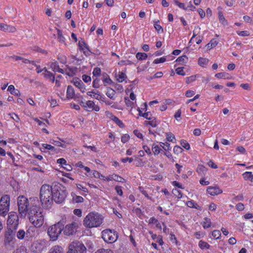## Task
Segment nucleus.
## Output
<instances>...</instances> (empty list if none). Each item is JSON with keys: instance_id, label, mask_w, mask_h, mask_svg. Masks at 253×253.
<instances>
[{"instance_id": "obj_1", "label": "nucleus", "mask_w": 253, "mask_h": 253, "mask_svg": "<svg viewBox=\"0 0 253 253\" xmlns=\"http://www.w3.org/2000/svg\"><path fill=\"white\" fill-rule=\"evenodd\" d=\"M28 216L30 223L36 227H41L44 223L43 210L39 206H33Z\"/></svg>"}, {"instance_id": "obj_2", "label": "nucleus", "mask_w": 253, "mask_h": 253, "mask_svg": "<svg viewBox=\"0 0 253 253\" xmlns=\"http://www.w3.org/2000/svg\"><path fill=\"white\" fill-rule=\"evenodd\" d=\"M53 188L48 184L42 186L40 189V199L43 207H49L53 204Z\"/></svg>"}, {"instance_id": "obj_3", "label": "nucleus", "mask_w": 253, "mask_h": 253, "mask_svg": "<svg viewBox=\"0 0 253 253\" xmlns=\"http://www.w3.org/2000/svg\"><path fill=\"white\" fill-rule=\"evenodd\" d=\"M103 217L97 212H91L89 213L84 218V225L89 228L97 227L102 223Z\"/></svg>"}, {"instance_id": "obj_4", "label": "nucleus", "mask_w": 253, "mask_h": 253, "mask_svg": "<svg viewBox=\"0 0 253 253\" xmlns=\"http://www.w3.org/2000/svg\"><path fill=\"white\" fill-rule=\"evenodd\" d=\"M65 221L63 219L57 223L49 227L47 230V233L51 240L56 241L62 231L64 229Z\"/></svg>"}, {"instance_id": "obj_5", "label": "nucleus", "mask_w": 253, "mask_h": 253, "mask_svg": "<svg viewBox=\"0 0 253 253\" xmlns=\"http://www.w3.org/2000/svg\"><path fill=\"white\" fill-rule=\"evenodd\" d=\"M30 199L24 196H19L17 198L18 212L21 217L25 218L26 216L27 205H29Z\"/></svg>"}, {"instance_id": "obj_6", "label": "nucleus", "mask_w": 253, "mask_h": 253, "mask_svg": "<svg viewBox=\"0 0 253 253\" xmlns=\"http://www.w3.org/2000/svg\"><path fill=\"white\" fill-rule=\"evenodd\" d=\"M67 196L66 190L64 187L54 186L53 188V200L57 203H62Z\"/></svg>"}, {"instance_id": "obj_7", "label": "nucleus", "mask_w": 253, "mask_h": 253, "mask_svg": "<svg viewBox=\"0 0 253 253\" xmlns=\"http://www.w3.org/2000/svg\"><path fill=\"white\" fill-rule=\"evenodd\" d=\"M10 196L8 195L2 196L0 199V215L5 216L9 210Z\"/></svg>"}, {"instance_id": "obj_8", "label": "nucleus", "mask_w": 253, "mask_h": 253, "mask_svg": "<svg viewBox=\"0 0 253 253\" xmlns=\"http://www.w3.org/2000/svg\"><path fill=\"white\" fill-rule=\"evenodd\" d=\"M117 233L114 230L109 229H105L102 232V238L105 242L113 243L118 239Z\"/></svg>"}, {"instance_id": "obj_9", "label": "nucleus", "mask_w": 253, "mask_h": 253, "mask_svg": "<svg viewBox=\"0 0 253 253\" xmlns=\"http://www.w3.org/2000/svg\"><path fill=\"white\" fill-rule=\"evenodd\" d=\"M86 247L84 244L78 241L73 242L69 246L67 253H84L86 252Z\"/></svg>"}, {"instance_id": "obj_10", "label": "nucleus", "mask_w": 253, "mask_h": 253, "mask_svg": "<svg viewBox=\"0 0 253 253\" xmlns=\"http://www.w3.org/2000/svg\"><path fill=\"white\" fill-rule=\"evenodd\" d=\"M8 227L16 230L19 224V217L17 213L14 211H11L8 213L7 220Z\"/></svg>"}, {"instance_id": "obj_11", "label": "nucleus", "mask_w": 253, "mask_h": 253, "mask_svg": "<svg viewBox=\"0 0 253 253\" xmlns=\"http://www.w3.org/2000/svg\"><path fill=\"white\" fill-rule=\"evenodd\" d=\"M78 227L79 225L77 222H73L66 225L63 230V233L67 236L73 235L76 232Z\"/></svg>"}, {"instance_id": "obj_12", "label": "nucleus", "mask_w": 253, "mask_h": 253, "mask_svg": "<svg viewBox=\"0 0 253 253\" xmlns=\"http://www.w3.org/2000/svg\"><path fill=\"white\" fill-rule=\"evenodd\" d=\"M15 230L13 228L8 227L4 236V243L6 246L10 245L15 235Z\"/></svg>"}, {"instance_id": "obj_13", "label": "nucleus", "mask_w": 253, "mask_h": 253, "mask_svg": "<svg viewBox=\"0 0 253 253\" xmlns=\"http://www.w3.org/2000/svg\"><path fill=\"white\" fill-rule=\"evenodd\" d=\"M0 30L4 32L15 33L17 31V29L12 25L0 23Z\"/></svg>"}, {"instance_id": "obj_14", "label": "nucleus", "mask_w": 253, "mask_h": 253, "mask_svg": "<svg viewBox=\"0 0 253 253\" xmlns=\"http://www.w3.org/2000/svg\"><path fill=\"white\" fill-rule=\"evenodd\" d=\"M43 249V245L38 242H34L31 246V250L33 252L40 253Z\"/></svg>"}, {"instance_id": "obj_15", "label": "nucleus", "mask_w": 253, "mask_h": 253, "mask_svg": "<svg viewBox=\"0 0 253 253\" xmlns=\"http://www.w3.org/2000/svg\"><path fill=\"white\" fill-rule=\"evenodd\" d=\"M48 64L53 72H57L62 74L64 73V70L59 68L58 63L56 61L53 60V61L49 63Z\"/></svg>"}, {"instance_id": "obj_16", "label": "nucleus", "mask_w": 253, "mask_h": 253, "mask_svg": "<svg viewBox=\"0 0 253 253\" xmlns=\"http://www.w3.org/2000/svg\"><path fill=\"white\" fill-rule=\"evenodd\" d=\"M208 193L211 195L214 196L222 193V190L218 187H209L207 190Z\"/></svg>"}, {"instance_id": "obj_17", "label": "nucleus", "mask_w": 253, "mask_h": 253, "mask_svg": "<svg viewBox=\"0 0 253 253\" xmlns=\"http://www.w3.org/2000/svg\"><path fill=\"white\" fill-rule=\"evenodd\" d=\"M74 84L78 87L82 92H85V86L82 82V81L79 79L73 80V81Z\"/></svg>"}, {"instance_id": "obj_18", "label": "nucleus", "mask_w": 253, "mask_h": 253, "mask_svg": "<svg viewBox=\"0 0 253 253\" xmlns=\"http://www.w3.org/2000/svg\"><path fill=\"white\" fill-rule=\"evenodd\" d=\"M57 163L61 164L67 171H70L72 169V166L70 165L67 164L66 161L63 158L58 159Z\"/></svg>"}, {"instance_id": "obj_19", "label": "nucleus", "mask_w": 253, "mask_h": 253, "mask_svg": "<svg viewBox=\"0 0 253 253\" xmlns=\"http://www.w3.org/2000/svg\"><path fill=\"white\" fill-rule=\"evenodd\" d=\"M36 203H38V200L36 198H30V202L29 203V205H27L26 215H29V213L33 206H38Z\"/></svg>"}, {"instance_id": "obj_20", "label": "nucleus", "mask_w": 253, "mask_h": 253, "mask_svg": "<svg viewBox=\"0 0 253 253\" xmlns=\"http://www.w3.org/2000/svg\"><path fill=\"white\" fill-rule=\"evenodd\" d=\"M86 105L87 106V108L90 109L91 110H94L98 112L100 110L99 107L98 105H95L94 102L92 101H87Z\"/></svg>"}, {"instance_id": "obj_21", "label": "nucleus", "mask_w": 253, "mask_h": 253, "mask_svg": "<svg viewBox=\"0 0 253 253\" xmlns=\"http://www.w3.org/2000/svg\"><path fill=\"white\" fill-rule=\"evenodd\" d=\"M75 93L72 86L68 85L67 89V98L72 99L75 96Z\"/></svg>"}, {"instance_id": "obj_22", "label": "nucleus", "mask_w": 253, "mask_h": 253, "mask_svg": "<svg viewBox=\"0 0 253 253\" xmlns=\"http://www.w3.org/2000/svg\"><path fill=\"white\" fill-rule=\"evenodd\" d=\"M30 229H29L27 232L25 233V232L23 230H19L17 234V237L19 239L22 240L23 239L25 235L27 236V237L29 236V234H30Z\"/></svg>"}, {"instance_id": "obj_23", "label": "nucleus", "mask_w": 253, "mask_h": 253, "mask_svg": "<svg viewBox=\"0 0 253 253\" xmlns=\"http://www.w3.org/2000/svg\"><path fill=\"white\" fill-rule=\"evenodd\" d=\"M63 249L59 246H54L51 248L48 253H63Z\"/></svg>"}, {"instance_id": "obj_24", "label": "nucleus", "mask_w": 253, "mask_h": 253, "mask_svg": "<svg viewBox=\"0 0 253 253\" xmlns=\"http://www.w3.org/2000/svg\"><path fill=\"white\" fill-rule=\"evenodd\" d=\"M215 76L218 79H231L232 78L231 76L225 72L217 73Z\"/></svg>"}, {"instance_id": "obj_25", "label": "nucleus", "mask_w": 253, "mask_h": 253, "mask_svg": "<svg viewBox=\"0 0 253 253\" xmlns=\"http://www.w3.org/2000/svg\"><path fill=\"white\" fill-rule=\"evenodd\" d=\"M7 90L13 95H16V96H19L20 94V91L17 89H15V87L14 85H10L8 87Z\"/></svg>"}, {"instance_id": "obj_26", "label": "nucleus", "mask_w": 253, "mask_h": 253, "mask_svg": "<svg viewBox=\"0 0 253 253\" xmlns=\"http://www.w3.org/2000/svg\"><path fill=\"white\" fill-rule=\"evenodd\" d=\"M57 39L58 41L59 42L62 43L66 45L65 41V38L62 35V32L59 29H57Z\"/></svg>"}, {"instance_id": "obj_27", "label": "nucleus", "mask_w": 253, "mask_h": 253, "mask_svg": "<svg viewBox=\"0 0 253 253\" xmlns=\"http://www.w3.org/2000/svg\"><path fill=\"white\" fill-rule=\"evenodd\" d=\"M115 90L111 88H108L106 92V95L111 99H114V96L115 95Z\"/></svg>"}, {"instance_id": "obj_28", "label": "nucleus", "mask_w": 253, "mask_h": 253, "mask_svg": "<svg viewBox=\"0 0 253 253\" xmlns=\"http://www.w3.org/2000/svg\"><path fill=\"white\" fill-rule=\"evenodd\" d=\"M159 22V20L154 21V26L158 33H163L164 32V30L162 26L158 24Z\"/></svg>"}, {"instance_id": "obj_29", "label": "nucleus", "mask_w": 253, "mask_h": 253, "mask_svg": "<svg viewBox=\"0 0 253 253\" xmlns=\"http://www.w3.org/2000/svg\"><path fill=\"white\" fill-rule=\"evenodd\" d=\"M78 45L80 50H84V47H85L86 49H88V46L82 39L79 41Z\"/></svg>"}, {"instance_id": "obj_30", "label": "nucleus", "mask_w": 253, "mask_h": 253, "mask_svg": "<svg viewBox=\"0 0 253 253\" xmlns=\"http://www.w3.org/2000/svg\"><path fill=\"white\" fill-rule=\"evenodd\" d=\"M126 78V76L124 73L119 72L118 75L117 76V80L119 82L122 83L123 81L125 80Z\"/></svg>"}, {"instance_id": "obj_31", "label": "nucleus", "mask_w": 253, "mask_h": 253, "mask_svg": "<svg viewBox=\"0 0 253 253\" xmlns=\"http://www.w3.org/2000/svg\"><path fill=\"white\" fill-rule=\"evenodd\" d=\"M218 18H219L220 22H221L222 24L224 26L227 25V24H228L227 22L225 20V19L223 15L222 12L221 11H219L218 12Z\"/></svg>"}, {"instance_id": "obj_32", "label": "nucleus", "mask_w": 253, "mask_h": 253, "mask_svg": "<svg viewBox=\"0 0 253 253\" xmlns=\"http://www.w3.org/2000/svg\"><path fill=\"white\" fill-rule=\"evenodd\" d=\"M243 176L245 180H250L251 181H253V175L252 174L251 172H245L243 174Z\"/></svg>"}, {"instance_id": "obj_33", "label": "nucleus", "mask_w": 253, "mask_h": 253, "mask_svg": "<svg viewBox=\"0 0 253 253\" xmlns=\"http://www.w3.org/2000/svg\"><path fill=\"white\" fill-rule=\"evenodd\" d=\"M205 221H204L202 224L204 228H209L211 226V219L209 218L206 217L204 218Z\"/></svg>"}, {"instance_id": "obj_34", "label": "nucleus", "mask_w": 253, "mask_h": 253, "mask_svg": "<svg viewBox=\"0 0 253 253\" xmlns=\"http://www.w3.org/2000/svg\"><path fill=\"white\" fill-rule=\"evenodd\" d=\"M42 146L44 149L49 150L51 151L52 152H53L55 153H57L58 152L56 149H55L53 146H52L50 145L47 144H42Z\"/></svg>"}, {"instance_id": "obj_35", "label": "nucleus", "mask_w": 253, "mask_h": 253, "mask_svg": "<svg viewBox=\"0 0 253 253\" xmlns=\"http://www.w3.org/2000/svg\"><path fill=\"white\" fill-rule=\"evenodd\" d=\"M103 78L102 79V81L105 83H106L108 84H113V81L110 78L109 76L107 74H103Z\"/></svg>"}, {"instance_id": "obj_36", "label": "nucleus", "mask_w": 253, "mask_h": 253, "mask_svg": "<svg viewBox=\"0 0 253 253\" xmlns=\"http://www.w3.org/2000/svg\"><path fill=\"white\" fill-rule=\"evenodd\" d=\"M87 94L91 97H94L96 99L100 100L99 98V96H100L99 92L97 91L96 92L94 91L93 90L92 91H88L87 92Z\"/></svg>"}, {"instance_id": "obj_37", "label": "nucleus", "mask_w": 253, "mask_h": 253, "mask_svg": "<svg viewBox=\"0 0 253 253\" xmlns=\"http://www.w3.org/2000/svg\"><path fill=\"white\" fill-rule=\"evenodd\" d=\"M136 58L139 60H145L147 57V55L145 53L138 52L136 55Z\"/></svg>"}, {"instance_id": "obj_38", "label": "nucleus", "mask_w": 253, "mask_h": 253, "mask_svg": "<svg viewBox=\"0 0 253 253\" xmlns=\"http://www.w3.org/2000/svg\"><path fill=\"white\" fill-rule=\"evenodd\" d=\"M112 178L113 179V180H115V181H116L118 182H123V183L126 182V180L124 178H123V177H122L116 174H113V177H112Z\"/></svg>"}, {"instance_id": "obj_39", "label": "nucleus", "mask_w": 253, "mask_h": 253, "mask_svg": "<svg viewBox=\"0 0 253 253\" xmlns=\"http://www.w3.org/2000/svg\"><path fill=\"white\" fill-rule=\"evenodd\" d=\"M43 75L45 78L49 79L52 82H54L55 76L52 73L47 72V73H43Z\"/></svg>"}, {"instance_id": "obj_40", "label": "nucleus", "mask_w": 253, "mask_h": 253, "mask_svg": "<svg viewBox=\"0 0 253 253\" xmlns=\"http://www.w3.org/2000/svg\"><path fill=\"white\" fill-rule=\"evenodd\" d=\"M199 246L200 247L201 249H209L210 247V245H209L207 243L201 240L200 241L199 243Z\"/></svg>"}, {"instance_id": "obj_41", "label": "nucleus", "mask_w": 253, "mask_h": 253, "mask_svg": "<svg viewBox=\"0 0 253 253\" xmlns=\"http://www.w3.org/2000/svg\"><path fill=\"white\" fill-rule=\"evenodd\" d=\"M209 62V60L206 58H202L200 57L198 60V63L201 66H204L205 65L207 64Z\"/></svg>"}, {"instance_id": "obj_42", "label": "nucleus", "mask_w": 253, "mask_h": 253, "mask_svg": "<svg viewBox=\"0 0 253 253\" xmlns=\"http://www.w3.org/2000/svg\"><path fill=\"white\" fill-rule=\"evenodd\" d=\"M206 170V168L202 165H199L197 169V171L199 174H203Z\"/></svg>"}, {"instance_id": "obj_43", "label": "nucleus", "mask_w": 253, "mask_h": 253, "mask_svg": "<svg viewBox=\"0 0 253 253\" xmlns=\"http://www.w3.org/2000/svg\"><path fill=\"white\" fill-rule=\"evenodd\" d=\"M211 235L214 239H218L221 236V233L219 230H215L212 232Z\"/></svg>"}, {"instance_id": "obj_44", "label": "nucleus", "mask_w": 253, "mask_h": 253, "mask_svg": "<svg viewBox=\"0 0 253 253\" xmlns=\"http://www.w3.org/2000/svg\"><path fill=\"white\" fill-rule=\"evenodd\" d=\"M152 150L154 155H158L160 153L161 150V148L158 145H153L152 146Z\"/></svg>"}, {"instance_id": "obj_45", "label": "nucleus", "mask_w": 253, "mask_h": 253, "mask_svg": "<svg viewBox=\"0 0 253 253\" xmlns=\"http://www.w3.org/2000/svg\"><path fill=\"white\" fill-rule=\"evenodd\" d=\"M113 121H114L120 127L122 128L124 126V124L120 119H119V118L117 117H113Z\"/></svg>"}, {"instance_id": "obj_46", "label": "nucleus", "mask_w": 253, "mask_h": 253, "mask_svg": "<svg viewBox=\"0 0 253 253\" xmlns=\"http://www.w3.org/2000/svg\"><path fill=\"white\" fill-rule=\"evenodd\" d=\"M174 3L177 5L179 8H182L185 10H188V7H186L183 3L179 2L177 0H174Z\"/></svg>"}, {"instance_id": "obj_47", "label": "nucleus", "mask_w": 253, "mask_h": 253, "mask_svg": "<svg viewBox=\"0 0 253 253\" xmlns=\"http://www.w3.org/2000/svg\"><path fill=\"white\" fill-rule=\"evenodd\" d=\"M73 200L75 202L77 203H82L84 201V199L82 197L76 195L73 197Z\"/></svg>"}, {"instance_id": "obj_48", "label": "nucleus", "mask_w": 253, "mask_h": 253, "mask_svg": "<svg viewBox=\"0 0 253 253\" xmlns=\"http://www.w3.org/2000/svg\"><path fill=\"white\" fill-rule=\"evenodd\" d=\"M172 193L179 199L182 197V193L176 189H173Z\"/></svg>"}, {"instance_id": "obj_49", "label": "nucleus", "mask_w": 253, "mask_h": 253, "mask_svg": "<svg viewBox=\"0 0 253 253\" xmlns=\"http://www.w3.org/2000/svg\"><path fill=\"white\" fill-rule=\"evenodd\" d=\"M187 57L185 55H183L179 57L176 59V61L180 63H182L185 62V60H187Z\"/></svg>"}, {"instance_id": "obj_50", "label": "nucleus", "mask_w": 253, "mask_h": 253, "mask_svg": "<svg viewBox=\"0 0 253 253\" xmlns=\"http://www.w3.org/2000/svg\"><path fill=\"white\" fill-rule=\"evenodd\" d=\"M187 206L188 207H190V208H195V209H198V208L199 207V206H198V205H197V204H194V202L193 201H188L187 203Z\"/></svg>"}, {"instance_id": "obj_51", "label": "nucleus", "mask_w": 253, "mask_h": 253, "mask_svg": "<svg viewBox=\"0 0 253 253\" xmlns=\"http://www.w3.org/2000/svg\"><path fill=\"white\" fill-rule=\"evenodd\" d=\"M176 73L179 75L184 76L185 72L183 71V67H178L175 70Z\"/></svg>"}, {"instance_id": "obj_52", "label": "nucleus", "mask_w": 253, "mask_h": 253, "mask_svg": "<svg viewBox=\"0 0 253 253\" xmlns=\"http://www.w3.org/2000/svg\"><path fill=\"white\" fill-rule=\"evenodd\" d=\"M93 75L94 76H98L101 74V70L99 68L96 67L94 69L93 71Z\"/></svg>"}, {"instance_id": "obj_53", "label": "nucleus", "mask_w": 253, "mask_h": 253, "mask_svg": "<svg viewBox=\"0 0 253 253\" xmlns=\"http://www.w3.org/2000/svg\"><path fill=\"white\" fill-rule=\"evenodd\" d=\"M183 151V149L182 148H181L179 146H175L173 148V152L174 153L178 154L179 153H181Z\"/></svg>"}, {"instance_id": "obj_54", "label": "nucleus", "mask_w": 253, "mask_h": 253, "mask_svg": "<svg viewBox=\"0 0 253 253\" xmlns=\"http://www.w3.org/2000/svg\"><path fill=\"white\" fill-rule=\"evenodd\" d=\"M166 61V58L164 57H163L159 59H156L154 60V61H153V63L155 64H158L160 63H163V62H165Z\"/></svg>"}, {"instance_id": "obj_55", "label": "nucleus", "mask_w": 253, "mask_h": 253, "mask_svg": "<svg viewBox=\"0 0 253 253\" xmlns=\"http://www.w3.org/2000/svg\"><path fill=\"white\" fill-rule=\"evenodd\" d=\"M52 143L53 145H55V146H60V147H61L62 148H65L66 147V145H65L61 143L59 141L53 140V142H52Z\"/></svg>"}, {"instance_id": "obj_56", "label": "nucleus", "mask_w": 253, "mask_h": 253, "mask_svg": "<svg viewBox=\"0 0 253 253\" xmlns=\"http://www.w3.org/2000/svg\"><path fill=\"white\" fill-rule=\"evenodd\" d=\"M129 138V136L126 134H124L121 137V141L125 143L126 142Z\"/></svg>"}, {"instance_id": "obj_57", "label": "nucleus", "mask_w": 253, "mask_h": 253, "mask_svg": "<svg viewBox=\"0 0 253 253\" xmlns=\"http://www.w3.org/2000/svg\"><path fill=\"white\" fill-rule=\"evenodd\" d=\"M151 116L152 115L149 112L144 113L142 115V117L149 120H151L152 119V117H151Z\"/></svg>"}, {"instance_id": "obj_58", "label": "nucleus", "mask_w": 253, "mask_h": 253, "mask_svg": "<svg viewBox=\"0 0 253 253\" xmlns=\"http://www.w3.org/2000/svg\"><path fill=\"white\" fill-rule=\"evenodd\" d=\"M99 80L97 78L94 79L93 81L92 86L93 87L97 88L99 87Z\"/></svg>"}, {"instance_id": "obj_59", "label": "nucleus", "mask_w": 253, "mask_h": 253, "mask_svg": "<svg viewBox=\"0 0 253 253\" xmlns=\"http://www.w3.org/2000/svg\"><path fill=\"white\" fill-rule=\"evenodd\" d=\"M9 115L10 116L11 119L14 120L16 122H18L20 120L19 117L15 113L9 114Z\"/></svg>"}, {"instance_id": "obj_60", "label": "nucleus", "mask_w": 253, "mask_h": 253, "mask_svg": "<svg viewBox=\"0 0 253 253\" xmlns=\"http://www.w3.org/2000/svg\"><path fill=\"white\" fill-rule=\"evenodd\" d=\"M167 139L169 141H172L173 139H174V135L170 132L166 133Z\"/></svg>"}, {"instance_id": "obj_61", "label": "nucleus", "mask_w": 253, "mask_h": 253, "mask_svg": "<svg viewBox=\"0 0 253 253\" xmlns=\"http://www.w3.org/2000/svg\"><path fill=\"white\" fill-rule=\"evenodd\" d=\"M181 144L182 146L186 150H189L190 149V145L186 141H182L181 142Z\"/></svg>"}, {"instance_id": "obj_62", "label": "nucleus", "mask_w": 253, "mask_h": 253, "mask_svg": "<svg viewBox=\"0 0 253 253\" xmlns=\"http://www.w3.org/2000/svg\"><path fill=\"white\" fill-rule=\"evenodd\" d=\"M196 76H192L189 77H187L186 80V83L187 84H189L195 80Z\"/></svg>"}, {"instance_id": "obj_63", "label": "nucleus", "mask_w": 253, "mask_h": 253, "mask_svg": "<svg viewBox=\"0 0 253 253\" xmlns=\"http://www.w3.org/2000/svg\"><path fill=\"white\" fill-rule=\"evenodd\" d=\"M82 79L85 83H88L91 81V78L86 75H83L82 76Z\"/></svg>"}, {"instance_id": "obj_64", "label": "nucleus", "mask_w": 253, "mask_h": 253, "mask_svg": "<svg viewBox=\"0 0 253 253\" xmlns=\"http://www.w3.org/2000/svg\"><path fill=\"white\" fill-rule=\"evenodd\" d=\"M195 94V92L193 90H188L186 92L185 95L187 97H191Z\"/></svg>"}]
</instances>
